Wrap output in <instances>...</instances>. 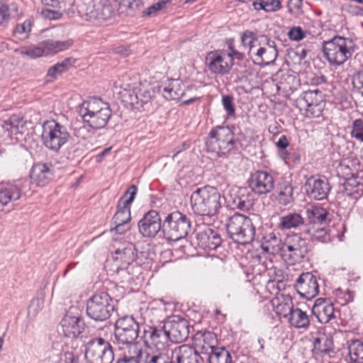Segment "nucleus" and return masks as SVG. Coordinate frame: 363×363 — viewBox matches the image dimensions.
I'll list each match as a JSON object with an SVG mask.
<instances>
[{
  "mask_svg": "<svg viewBox=\"0 0 363 363\" xmlns=\"http://www.w3.org/2000/svg\"><path fill=\"white\" fill-rule=\"evenodd\" d=\"M306 35V32L304 31L300 26H294L288 32V37L291 40L299 41L303 39Z\"/></svg>",
  "mask_w": 363,
  "mask_h": 363,
  "instance_id": "nucleus-55",
  "label": "nucleus"
},
{
  "mask_svg": "<svg viewBox=\"0 0 363 363\" xmlns=\"http://www.w3.org/2000/svg\"><path fill=\"white\" fill-rule=\"evenodd\" d=\"M303 0H289L288 9L291 13H298L301 11Z\"/></svg>",
  "mask_w": 363,
  "mask_h": 363,
  "instance_id": "nucleus-58",
  "label": "nucleus"
},
{
  "mask_svg": "<svg viewBox=\"0 0 363 363\" xmlns=\"http://www.w3.org/2000/svg\"><path fill=\"white\" fill-rule=\"evenodd\" d=\"M333 349V339L330 335L322 334L314 339L313 350L316 354H329Z\"/></svg>",
  "mask_w": 363,
  "mask_h": 363,
  "instance_id": "nucleus-38",
  "label": "nucleus"
},
{
  "mask_svg": "<svg viewBox=\"0 0 363 363\" xmlns=\"http://www.w3.org/2000/svg\"><path fill=\"white\" fill-rule=\"evenodd\" d=\"M206 64L211 73L225 75L231 69L233 60L225 51L218 50L206 55Z\"/></svg>",
  "mask_w": 363,
  "mask_h": 363,
  "instance_id": "nucleus-15",
  "label": "nucleus"
},
{
  "mask_svg": "<svg viewBox=\"0 0 363 363\" xmlns=\"http://www.w3.org/2000/svg\"><path fill=\"white\" fill-rule=\"evenodd\" d=\"M234 203L240 210H247L250 206L249 201H246L240 198H238L237 200H234Z\"/></svg>",
  "mask_w": 363,
  "mask_h": 363,
  "instance_id": "nucleus-62",
  "label": "nucleus"
},
{
  "mask_svg": "<svg viewBox=\"0 0 363 363\" xmlns=\"http://www.w3.org/2000/svg\"><path fill=\"white\" fill-rule=\"evenodd\" d=\"M304 224V218L297 213H289L280 217L278 224L281 230L296 229Z\"/></svg>",
  "mask_w": 363,
  "mask_h": 363,
  "instance_id": "nucleus-36",
  "label": "nucleus"
},
{
  "mask_svg": "<svg viewBox=\"0 0 363 363\" xmlns=\"http://www.w3.org/2000/svg\"><path fill=\"white\" fill-rule=\"evenodd\" d=\"M116 259L120 260L124 264L129 265L136 259L137 250L133 243L126 242L123 245L122 247L116 250Z\"/></svg>",
  "mask_w": 363,
  "mask_h": 363,
  "instance_id": "nucleus-34",
  "label": "nucleus"
},
{
  "mask_svg": "<svg viewBox=\"0 0 363 363\" xmlns=\"http://www.w3.org/2000/svg\"><path fill=\"white\" fill-rule=\"evenodd\" d=\"M15 52L20 54L22 56L34 59L45 55V50L43 49V43H41L38 46L29 45L21 47L15 50Z\"/></svg>",
  "mask_w": 363,
  "mask_h": 363,
  "instance_id": "nucleus-41",
  "label": "nucleus"
},
{
  "mask_svg": "<svg viewBox=\"0 0 363 363\" xmlns=\"http://www.w3.org/2000/svg\"><path fill=\"white\" fill-rule=\"evenodd\" d=\"M143 6V1L141 0H133L129 2L128 7L132 10H135L140 9Z\"/></svg>",
  "mask_w": 363,
  "mask_h": 363,
  "instance_id": "nucleus-64",
  "label": "nucleus"
},
{
  "mask_svg": "<svg viewBox=\"0 0 363 363\" xmlns=\"http://www.w3.org/2000/svg\"><path fill=\"white\" fill-rule=\"evenodd\" d=\"M308 253V245L305 239L297 234L288 235L281 247L283 259L290 264L301 262Z\"/></svg>",
  "mask_w": 363,
  "mask_h": 363,
  "instance_id": "nucleus-13",
  "label": "nucleus"
},
{
  "mask_svg": "<svg viewBox=\"0 0 363 363\" xmlns=\"http://www.w3.org/2000/svg\"><path fill=\"white\" fill-rule=\"evenodd\" d=\"M28 181L26 179L16 180L13 183L2 184L0 186V206H5L9 203L18 200L22 195L26 184Z\"/></svg>",
  "mask_w": 363,
  "mask_h": 363,
  "instance_id": "nucleus-22",
  "label": "nucleus"
},
{
  "mask_svg": "<svg viewBox=\"0 0 363 363\" xmlns=\"http://www.w3.org/2000/svg\"><path fill=\"white\" fill-rule=\"evenodd\" d=\"M170 352L172 363H203L199 353L189 345L170 348Z\"/></svg>",
  "mask_w": 363,
  "mask_h": 363,
  "instance_id": "nucleus-26",
  "label": "nucleus"
},
{
  "mask_svg": "<svg viewBox=\"0 0 363 363\" xmlns=\"http://www.w3.org/2000/svg\"><path fill=\"white\" fill-rule=\"evenodd\" d=\"M203 345H201V349L209 354V363H231L232 357L230 353L223 347H216L210 341L214 342L216 336L213 333L208 332L203 335Z\"/></svg>",
  "mask_w": 363,
  "mask_h": 363,
  "instance_id": "nucleus-16",
  "label": "nucleus"
},
{
  "mask_svg": "<svg viewBox=\"0 0 363 363\" xmlns=\"http://www.w3.org/2000/svg\"><path fill=\"white\" fill-rule=\"evenodd\" d=\"M18 8L15 4L7 5L2 4L0 5V25L7 23L10 19L16 15Z\"/></svg>",
  "mask_w": 363,
  "mask_h": 363,
  "instance_id": "nucleus-46",
  "label": "nucleus"
},
{
  "mask_svg": "<svg viewBox=\"0 0 363 363\" xmlns=\"http://www.w3.org/2000/svg\"><path fill=\"white\" fill-rule=\"evenodd\" d=\"M229 237L241 245L251 243L255 236V227L252 219L243 214L235 213L229 217L226 223Z\"/></svg>",
  "mask_w": 363,
  "mask_h": 363,
  "instance_id": "nucleus-5",
  "label": "nucleus"
},
{
  "mask_svg": "<svg viewBox=\"0 0 363 363\" xmlns=\"http://www.w3.org/2000/svg\"><path fill=\"white\" fill-rule=\"evenodd\" d=\"M199 247L204 250H216L221 244L222 239L219 233L214 230L206 228L196 234Z\"/></svg>",
  "mask_w": 363,
  "mask_h": 363,
  "instance_id": "nucleus-31",
  "label": "nucleus"
},
{
  "mask_svg": "<svg viewBox=\"0 0 363 363\" xmlns=\"http://www.w3.org/2000/svg\"><path fill=\"white\" fill-rule=\"evenodd\" d=\"M143 337L145 342L150 341L155 346V347H159L158 345L160 344L167 343L170 339L166 329V322L157 326H145L143 329Z\"/></svg>",
  "mask_w": 363,
  "mask_h": 363,
  "instance_id": "nucleus-29",
  "label": "nucleus"
},
{
  "mask_svg": "<svg viewBox=\"0 0 363 363\" xmlns=\"http://www.w3.org/2000/svg\"><path fill=\"white\" fill-rule=\"evenodd\" d=\"M274 178L265 171H257L251 174L249 186L258 195L267 194L274 188Z\"/></svg>",
  "mask_w": 363,
  "mask_h": 363,
  "instance_id": "nucleus-20",
  "label": "nucleus"
},
{
  "mask_svg": "<svg viewBox=\"0 0 363 363\" xmlns=\"http://www.w3.org/2000/svg\"><path fill=\"white\" fill-rule=\"evenodd\" d=\"M79 356L76 354L73 350H62L60 355L59 363H79Z\"/></svg>",
  "mask_w": 363,
  "mask_h": 363,
  "instance_id": "nucleus-49",
  "label": "nucleus"
},
{
  "mask_svg": "<svg viewBox=\"0 0 363 363\" xmlns=\"http://www.w3.org/2000/svg\"><path fill=\"white\" fill-rule=\"evenodd\" d=\"M308 226H318L330 220L329 213L323 208L312 206L306 211Z\"/></svg>",
  "mask_w": 363,
  "mask_h": 363,
  "instance_id": "nucleus-33",
  "label": "nucleus"
},
{
  "mask_svg": "<svg viewBox=\"0 0 363 363\" xmlns=\"http://www.w3.org/2000/svg\"><path fill=\"white\" fill-rule=\"evenodd\" d=\"M42 15L45 18H48L50 20H56L59 19L62 14L57 11L51 10L50 9H46L42 11Z\"/></svg>",
  "mask_w": 363,
  "mask_h": 363,
  "instance_id": "nucleus-59",
  "label": "nucleus"
},
{
  "mask_svg": "<svg viewBox=\"0 0 363 363\" xmlns=\"http://www.w3.org/2000/svg\"><path fill=\"white\" fill-rule=\"evenodd\" d=\"M190 229V219L179 211H174L168 214L162 223V233L164 238L172 241L184 238Z\"/></svg>",
  "mask_w": 363,
  "mask_h": 363,
  "instance_id": "nucleus-7",
  "label": "nucleus"
},
{
  "mask_svg": "<svg viewBox=\"0 0 363 363\" xmlns=\"http://www.w3.org/2000/svg\"><path fill=\"white\" fill-rule=\"evenodd\" d=\"M313 314L321 323H327L335 318L333 304L325 298H318L312 308Z\"/></svg>",
  "mask_w": 363,
  "mask_h": 363,
  "instance_id": "nucleus-30",
  "label": "nucleus"
},
{
  "mask_svg": "<svg viewBox=\"0 0 363 363\" xmlns=\"http://www.w3.org/2000/svg\"><path fill=\"white\" fill-rule=\"evenodd\" d=\"M43 49L45 50V55H54L59 52L64 51L70 48L73 42L72 40H47L42 42Z\"/></svg>",
  "mask_w": 363,
  "mask_h": 363,
  "instance_id": "nucleus-37",
  "label": "nucleus"
},
{
  "mask_svg": "<svg viewBox=\"0 0 363 363\" xmlns=\"http://www.w3.org/2000/svg\"><path fill=\"white\" fill-rule=\"evenodd\" d=\"M305 189L310 198L323 200L327 198L330 186L326 178L312 176L306 180Z\"/></svg>",
  "mask_w": 363,
  "mask_h": 363,
  "instance_id": "nucleus-24",
  "label": "nucleus"
},
{
  "mask_svg": "<svg viewBox=\"0 0 363 363\" xmlns=\"http://www.w3.org/2000/svg\"><path fill=\"white\" fill-rule=\"evenodd\" d=\"M136 352L143 363H172L170 348L168 347H149L145 350L140 348V351Z\"/></svg>",
  "mask_w": 363,
  "mask_h": 363,
  "instance_id": "nucleus-25",
  "label": "nucleus"
},
{
  "mask_svg": "<svg viewBox=\"0 0 363 363\" xmlns=\"http://www.w3.org/2000/svg\"><path fill=\"white\" fill-rule=\"evenodd\" d=\"M115 227L111 230L116 231L118 234H123L130 229L129 223H114Z\"/></svg>",
  "mask_w": 363,
  "mask_h": 363,
  "instance_id": "nucleus-61",
  "label": "nucleus"
},
{
  "mask_svg": "<svg viewBox=\"0 0 363 363\" xmlns=\"http://www.w3.org/2000/svg\"><path fill=\"white\" fill-rule=\"evenodd\" d=\"M84 357L87 363H112L114 353L111 343L98 337L84 345Z\"/></svg>",
  "mask_w": 363,
  "mask_h": 363,
  "instance_id": "nucleus-8",
  "label": "nucleus"
},
{
  "mask_svg": "<svg viewBox=\"0 0 363 363\" xmlns=\"http://www.w3.org/2000/svg\"><path fill=\"white\" fill-rule=\"evenodd\" d=\"M277 146L279 149L284 150L289 146V141L286 135H281L277 143Z\"/></svg>",
  "mask_w": 363,
  "mask_h": 363,
  "instance_id": "nucleus-63",
  "label": "nucleus"
},
{
  "mask_svg": "<svg viewBox=\"0 0 363 363\" xmlns=\"http://www.w3.org/2000/svg\"><path fill=\"white\" fill-rule=\"evenodd\" d=\"M222 104L228 115L229 116H234L235 110L233 104V97L230 95L223 96Z\"/></svg>",
  "mask_w": 363,
  "mask_h": 363,
  "instance_id": "nucleus-56",
  "label": "nucleus"
},
{
  "mask_svg": "<svg viewBox=\"0 0 363 363\" xmlns=\"http://www.w3.org/2000/svg\"><path fill=\"white\" fill-rule=\"evenodd\" d=\"M162 94L167 100H179L184 94V86L178 79H172L163 88Z\"/></svg>",
  "mask_w": 363,
  "mask_h": 363,
  "instance_id": "nucleus-35",
  "label": "nucleus"
},
{
  "mask_svg": "<svg viewBox=\"0 0 363 363\" xmlns=\"http://www.w3.org/2000/svg\"><path fill=\"white\" fill-rule=\"evenodd\" d=\"M349 356L353 363H363V342L354 340L349 346Z\"/></svg>",
  "mask_w": 363,
  "mask_h": 363,
  "instance_id": "nucleus-44",
  "label": "nucleus"
},
{
  "mask_svg": "<svg viewBox=\"0 0 363 363\" xmlns=\"http://www.w3.org/2000/svg\"><path fill=\"white\" fill-rule=\"evenodd\" d=\"M352 84L354 89L363 96V69L353 75Z\"/></svg>",
  "mask_w": 363,
  "mask_h": 363,
  "instance_id": "nucleus-54",
  "label": "nucleus"
},
{
  "mask_svg": "<svg viewBox=\"0 0 363 363\" xmlns=\"http://www.w3.org/2000/svg\"><path fill=\"white\" fill-rule=\"evenodd\" d=\"M242 45L247 47L248 55L254 63L258 65H268L273 63L277 56L276 43L267 35H256L251 31H245L241 38Z\"/></svg>",
  "mask_w": 363,
  "mask_h": 363,
  "instance_id": "nucleus-1",
  "label": "nucleus"
},
{
  "mask_svg": "<svg viewBox=\"0 0 363 363\" xmlns=\"http://www.w3.org/2000/svg\"><path fill=\"white\" fill-rule=\"evenodd\" d=\"M190 200L194 213L212 217L218 213L225 199L217 188L206 185L194 191Z\"/></svg>",
  "mask_w": 363,
  "mask_h": 363,
  "instance_id": "nucleus-2",
  "label": "nucleus"
},
{
  "mask_svg": "<svg viewBox=\"0 0 363 363\" xmlns=\"http://www.w3.org/2000/svg\"><path fill=\"white\" fill-rule=\"evenodd\" d=\"M265 239V242L262 245V248L264 251L271 254L281 252V247L283 243L281 242V240L274 233H269Z\"/></svg>",
  "mask_w": 363,
  "mask_h": 363,
  "instance_id": "nucleus-42",
  "label": "nucleus"
},
{
  "mask_svg": "<svg viewBox=\"0 0 363 363\" xmlns=\"http://www.w3.org/2000/svg\"><path fill=\"white\" fill-rule=\"evenodd\" d=\"M351 135L352 138L363 142V120L356 119L353 121Z\"/></svg>",
  "mask_w": 363,
  "mask_h": 363,
  "instance_id": "nucleus-53",
  "label": "nucleus"
},
{
  "mask_svg": "<svg viewBox=\"0 0 363 363\" xmlns=\"http://www.w3.org/2000/svg\"><path fill=\"white\" fill-rule=\"evenodd\" d=\"M55 168L50 163L38 162L33 164L30 177L32 182L38 186H45L54 177Z\"/></svg>",
  "mask_w": 363,
  "mask_h": 363,
  "instance_id": "nucleus-27",
  "label": "nucleus"
},
{
  "mask_svg": "<svg viewBox=\"0 0 363 363\" xmlns=\"http://www.w3.org/2000/svg\"><path fill=\"white\" fill-rule=\"evenodd\" d=\"M295 288L298 294L306 299L314 298L319 290L317 279L311 272L302 273L296 280Z\"/></svg>",
  "mask_w": 363,
  "mask_h": 363,
  "instance_id": "nucleus-23",
  "label": "nucleus"
},
{
  "mask_svg": "<svg viewBox=\"0 0 363 363\" xmlns=\"http://www.w3.org/2000/svg\"><path fill=\"white\" fill-rule=\"evenodd\" d=\"M77 308H71L61 320L63 335L69 338H75L83 333L85 323L78 313L73 311Z\"/></svg>",
  "mask_w": 363,
  "mask_h": 363,
  "instance_id": "nucleus-17",
  "label": "nucleus"
},
{
  "mask_svg": "<svg viewBox=\"0 0 363 363\" xmlns=\"http://www.w3.org/2000/svg\"><path fill=\"white\" fill-rule=\"evenodd\" d=\"M170 0H160L157 3L153 4L143 12V16H155L157 13L164 10Z\"/></svg>",
  "mask_w": 363,
  "mask_h": 363,
  "instance_id": "nucleus-48",
  "label": "nucleus"
},
{
  "mask_svg": "<svg viewBox=\"0 0 363 363\" xmlns=\"http://www.w3.org/2000/svg\"><path fill=\"white\" fill-rule=\"evenodd\" d=\"M137 191V186L134 184L131 185L125 192L123 196L119 199L118 201L121 202V204L123 205L130 206L135 199Z\"/></svg>",
  "mask_w": 363,
  "mask_h": 363,
  "instance_id": "nucleus-50",
  "label": "nucleus"
},
{
  "mask_svg": "<svg viewBox=\"0 0 363 363\" xmlns=\"http://www.w3.org/2000/svg\"><path fill=\"white\" fill-rule=\"evenodd\" d=\"M75 4L79 14L86 21L101 22L112 16L111 6L99 0H77Z\"/></svg>",
  "mask_w": 363,
  "mask_h": 363,
  "instance_id": "nucleus-10",
  "label": "nucleus"
},
{
  "mask_svg": "<svg viewBox=\"0 0 363 363\" xmlns=\"http://www.w3.org/2000/svg\"><path fill=\"white\" fill-rule=\"evenodd\" d=\"M138 225L139 232L146 238L155 237L160 230L162 231L161 218L159 213L155 210L145 213Z\"/></svg>",
  "mask_w": 363,
  "mask_h": 363,
  "instance_id": "nucleus-21",
  "label": "nucleus"
},
{
  "mask_svg": "<svg viewBox=\"0 0 363 363\" xmlns=\"http://www.w3.org/2000/svg\"><path fill=\"white\" fill-rule=\"evenodd\" d=\"M113 310V301L106 292L96 294L87 300L86 314L95 321L108 319Z\"/></svg>",
  "mask_w": 363,
  "mask_h": 363,
  "instance_id": "nucleus-11",
  "label": "nucleus"
},
{
  "mask_svg": "<svg viewBox=\"0 0 363 363\" xmlns=\"http://www.w3.org/2000/svg\"><path fill=\"white\" fill-rule=\"evenodd\" d=\"M289 323L296 328H308L310 320L306 313L298 308H294L288 317Z\"/></svg>",
  "mask_w": 363,
  "mask_h": 363,
  "instance_id": "nucleus-39",
  "label": "nucleus"
},
{
  "mask_svg": "<svg viewBox=\"0 0 363 363\" xmlns=\"http://www.w3.org/2000/svg\"><path fill=\"white\" fill-rule=\"evenodd\" d=\"M139 333L140 323L133 316L121 318L116 323V340L119 344L128 345L129 350H133L132 346H137L135 341Z\"/></svg>",
  "mask_w": 363,
  "mask_h": 363,
  "instance_id": "nucleus-12",
  "label": "nucleus"
},
{
  "mask_svg": "<svg viewBox=\"0 0 363 363\" xmlns=\"http://www.w3.org/2000/svg\"><path fill=\"white\" fill-rule=\"evenodd\" d=\"M74 135L77 138L86 139L89 135V131L85 125H82L74 128Z\"/></svg>",
  "mask_w": 363,
  "mask_h": 363,
  "instance_id": "nucleus-60",
  "label": "nucleus"
},
{
  "mask_svg": "<svg viewBox=\"0 0 363 363\" xmlns=\"http://www.w3.org/2000/svg\"><path fill=\"white\" fill-rule=\"evenodd\" d=\"M293 188L291 186H286L284 191L279 194L278 200L281 204L286 206L292 202Z\"/></svg>",
  "mask_w": 363,
  "mask_h": 363,
  "instance_id": "nucleus-52",
  "label": "nucleus"
},
{
  "mask_svg": "<svg viewBox=\"0 0 363 363\" xmlns=\"http://www.w3.org/2000/svg\"><path fill=\"white\" fill-rule=\"evenodd\" d=\"M117 211L113 216V221L114 223H130V206L123 205L121 202H118Z\"/></svg>",
  "mask_w": 363,
  "mask_h": 363,
  "instance_id": "nucleus-45",
  "label": "nucleus"
},
{
  "mask_svg": "<svg viewBox=\"0 0 363 363\" xmlns=\"http://www.w3.org/2000/svg\"><path fill=\"white\" fill-rule=\"evenodd\" d=\"M70 138V134L65 125L54 120L44 123L42 139L47 148L57 152Z\"/></svg>",
  "mask_w": 363,
  "mask_h": 363,
  "instance_id": "nucleus-9",
  "label": "nucleus"
},
{
  "mask_svg": "<svg viewBox=\"0 0 363 363\" xmlns=\"http://www.w3.org/2000/svg\"><path fill=\"white\" fill-rule=\"evenodd\" d=\"M325 106L323 94L318 89L305 91L296 99V106L304 111L307 117H319Z\"/></svg>",
  "mask_w": 363,
  "mask_h": 363,
  "instance_id": "nucleus-14",
  "label": "nucleus"
},
{
  "mask_svg": "<svg viewBox=\"0 0 363 363\" xmlns=\"http://www.w3.org/2000/svg\"><path fill=\"white\" fill-rule=\"evenodd\" d=\"M252 6L255 10H264L266 12H274L281 7L279 0H255Z\"/></svg>",
  "mask_w": 363,
  "mask_h": 363,
  "instance_id": "nucleus-43",
  "label": "nucleus"
},
{
  "mask_svg": "<svg viewBox=\"0 0 363 363\" xmlns=\"http://www.w3.org/2000/svg\"><path fill=\"white\" fill-rule=\"evenodd\" d=\"M208 152L218 157L226 156L235 147L232 130L227 126H217L212 129L206 142Z\"/></svg>",
  "mask_w": 363,
  "mask_h": 363,
  "instance_id": "nucleus-6",
  "label": "nucleus"
},
{
  "mask_svg": "<svg viewBox=\"0 0 363 363\" xmlns=\"http://www.w3.org/2000/svg\"><path fill=\"white\" fill-rule=\"evenodd\" d=\"M133 350H129V355L125 354L123 358L119 359L117 363H140V357H138L136 351H140L138 346H132Z\"/></svg>",
  "mask_w": 363,
  "mask_h": 363,
  "instance_id": "nucleus-51",
  "label": "nucleus"
},
{
  "mask_svg": "<svg viewBox=\"0 0 363 363\" xmlns=\"http://www.w3.org/2000/svg\"><path fill=\"white\" fill-rule=\"evenodd\" d=\"M30 124L18 116H12L4 122L3 128L11 140L18 141L28 131V125Z\"/></svg>",
  "mask_w": 363,
  "mask_h": 363,
  "instance_id": "nucleus-28",
  "label": "nucleus"
},
{
  "mask_svg": "<svg viewBox=\"0 0 363 363\" xmlns=\"http://www.w3.org/2000/svg\"><path fill=\"white\" fill-rule=\"evenodd\" d=\"M79 113L83 121L94 130L105 128L112 116L109 104L95 97L84 101L79 107Z\"/></svg>",
  "mask_w": 363,
  "mask_h": 363,
  "instance_id": "nucleus-3",
  "label": "nucleus"
},
{
  "mask_svg": "<svg viewBox=\"0 0 363 363\" xmlns=\"http://www.w3.org/2000/svg\"><path fill=\"white\" fill-rule=\"evenodd\" d=\"M306 233L309 235L313 241H317L323 243L328 242L330 240V236L325 227L308 226Z\"/></svg>",
  "mask_w": 363,
  "mask_h": 363,
  "instance_id": "nucleus-40",
  "label": "nucleus"
},
{
  "mask_svg": "<svg viewBox=\"0 0 363 363\" xmlns=\"http://www.w3.org/2000/svg\"><path fill=\"white\" fill-rule=\"evenodd\" d=\"M355 51V44L352 38L335 35L324 41L323 52L330 65L340 66L352 57Z\"/></svg>",
  "mask_w": 363,
  "mask_h": 363,
  "instance_id": "nucleus-4",
  "label": "nucleus"
},
{
  "mask_svg": "<svg viewBox=\"0 0 363 363\" xmlns=\"http://www.w3.org/2000/svg\"><path fill=\"white\" fill-rule=\"evenodd\" d=\"M75 59L72 57H68L64 60L62 62H59L54 66L50 67L48 71V76L51 77H55L57 74H59L66 70L69 67L72 66L75 62Z\"/></svg>",
  "mask_w": 363,
  "mask_h": 363,
  "instance_id": "nucleus-47",
  "label": "nucleus"
},
{
  "mask_svg": "<svg viewBox=\"0 0 363 363\" xmlns=\"http://www.w3.org/2000/svg\"><path fill=\"white\" fill-rule=\"evenodd\" d=\"M166 322L169 339L172 342H181L186 340L190 333L189 321L179 316H173Z\"/></svg>",
  "mask_w": 363,
  "mask_h": 363,
  "instance_id": "nucleus-18",
  "label": "nucleus"
},
{
  "mask_svg": "<svg viewBox=\"0 0 363 363\" xmlns=\"http://www.w3.org/2000/svg\"><path fill=\"white\" fill-rule=\"evenodd\" d=\"M153 96L154 91L151 87L143 84H140L132 90H125L123 93V101L136 108L147 104Z\"/></svg>",
  "mask_w": 363,
  "mask_h": 363,
  "instance_id": "nucleus-19",
  "label": "nucleus"
},
{
  "mask_svg": "<svg viewBox=\"0 0 363 363\" xmlns=\"http://www.w3.org/2000/svg\"><path fill=\"white\" fill-rule=\"evenodd\" d=\"M272 303L278 315L287 318L294 308L292 298L290 295L281 294L273 298Z\"/></svg>",
  "mask_w": 363,
  "mask_h": 363,
  "instance_id": "nucleus-32",
  "label": "nucleus"
},
{
  "mask_svg": "<svg viewBox=\"0 0 363 363\" xmlns=\"http://www.w3.org/2000/svg\"><path fill=\"white\" fill-rule=\"evenodd\" d=\"M30 21H26L23 23L18 24L15 28V34H27L31 30Z\"/></svg>",
  "mask_w": 363,
  "mask_h": 363,
  "instance_id": "nucleus-57",
  "label": "nucleus"
}]
</instances>
